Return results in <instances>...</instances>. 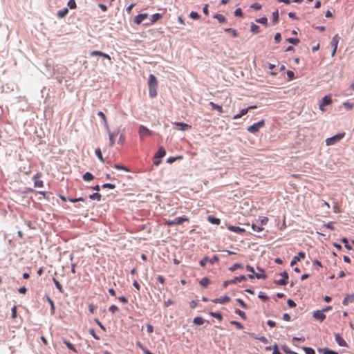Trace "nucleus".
Listing matches in <instances>:
<instances>
[{"instance_id": "nucleus-1", "label": "nucleus", "mask_w": 354, "mask_h": 354, "mask_svg": "<svg viewBox=\"0 0 354 354\" xmlns=\"http://www.w3.org/2000/svg\"><path fill=\"white\" fill-rule=\"evenodd\" d=\"M345 136V132H341L335 136L328 138L326 140V145L327 146L334 145L336 143L339 142L342 138Z\"/></svg>"}, {"instance_id": "nucleus-2", "label": "nucleus", "mask_w": 354, "mask_h": 354, "mask_svg": "<svg viewBox=\"0 0 354 354\" xmlns=\"http://www.w3.org/2000/svg\"><path fill=\"white\" fill-rule=\"evenodd\" d=\"M265 126V120H261L257 123H254L253 124L249 126L247 130L251 133H257L260 129L263 128Z\"/></svg>"}, {"instance_id": "nucleus-3", "label": "nucleus", "mask_w": 354, "mask_h": 354, "mask_svg": "<svg viewBox=\"0 0 354 354\" xmlns=\"http://www.w3.org/2000/svg\"><path fill=\"white\" fill-rule=\"evenodd\" d=\"M189 218L187 216H182L176 218L174 220H165V224L168 226H173L176 225H180L183 222L189 221Z\"/></svg>"}, {"instance_id": "nucleus-4", "label": "nucleus", "mask_w": 354, "mask_h": 354, "mask_svg": "<svg viewBox=\"0 0 354 354\" xmlns=\"http://www.w3.org/2000/svg\"><path fill=\"white\" fill-rule=\"evenodd\" d=\"M138 133L141 140H143L145 138L152 135L151 131L143 125H140L139 127Z\"/></svg>"}, {"instance_id": "nucleus-5", "label": "nucleus", "mask_w": 354, "mask_h": 354, "mask_svg": "<svg viewBox=\"0 0 354 354\" xmlns=\"http://www.w3.org/2000/svg\"><path fill=\"white\" fill-rule=\"evenodd\" d=\"M41 177V173H37L33 176L32 180H34V185L35 187H44L43 180L39 179Z\"/></svg>"}, {"instance_id": "nucleus-6", "label": "nucleus", "mask_w": 354, "mask_h": 354, "mask_svg": "<svg viewBox=\"0 0 354 354\" xmlns=\"http://www.w3.org/2000/svg\"><path fill=\"white\" fill-rule=\"evenodd\" d=\"M258 270H259V272H254V274H249L248 277L250 279H253L254 277H256L257 279H266L267 276L265 274L264 270L261 268H258Z\"/></svg>"}, {"instance_id": "nucleus-7", "label": "nucleus", "mask_w": 354, "mask_h": 354, "mask_svg": "<svg viewBox=\"0 0 354 354\" xmlns=\"http://www.w3.org/2000/svg\"><path fill=\"white\" fill-rule=\"evenodd\" d=\"M306 257V254L304 252H299L298 254L293 257L290 262V266H293L297 262H299L301 259H304Z\"/></svg>"}, {"instance_id": "nucleus-8", "label": "nucleus", "mask_w": 354, "mask_h": 354, "mask_svg": "<svg viewBox=\"0 0 354 354\" xmlns=\"http://www.w3.org/2000/svg\"><path fill=\"white\" fill-rule=\"evenodd\" d=\"M174 124L180 131H186L192 128L191 125L183 122H174Z\"/></svg>"}, {"instance_id": "nucleus-9", "label": "nucleus", "mask_w": 354, "mask_h": 354, "mask_svg": "<svg viewBox=\"0 0 354 354\" xmlns=\"http://www.w3.org/2000/svg\"><path fill=\"white\" fill-rule=\"evenodd\" d=\"M147 17H148V14H147V13L139 14L135 17L134 23L139 25Z\"/></svg>"}, {"instance_id": "nucleus-10", "label": "nucleus", "mask_w": 354, "mask_h": 354, "mask_svg": "<svg viewBox=\"0 0 354 354\" xmlns=\"http://www.w3.org/2000/svg\"><path fill=\"white\" fill-rule=\"evenodd\" d=\"M230 301V297L225 295V296H222L218 298L214 299L212 301L216 304L218 303V304H224L229 302Z\"/></svg>"}, {"instance_id": "nucleus-11", "label": "nucleus", "mask_w": 354, "mask_h": 354, "mask_svg": "<svg viewBox=\"0 0 354 354\" xmlns=\"http://www.w3.org/2000/svg\"><path fill=\"white\" fill-rule=\"evenodd\" d=\"M313 317L322 322L326 319V315L322 310H316L313 312Z\"/></svg>"}, {"instance_id": "nucleus-12", "label": "nucleus", "mask_w": 354, "mask_h": 354, "mask_svg": "<svg viewBox=\"0 0 354 354\" xmlns=\"http://www.w3.org/2000/svg\"><path fill=\"white\" fill-rule=\"evenodd\" d=\"M148 85L149 87H158V81L154 75H149Z\"/></svg>"}, {"instance_id": "nucleus-13", "label": "nucleus", "mask_w": 354, "mask_h": 354, "mask_svg": "<svg viewBox=\"0 0 354 354\" xmlns=\"http://www.w3.org/2000/svg\"><path fill=\"white\" fill-rule=\"evenodd\" d=\"M227 229L231 232L238 233L240 234H242L245 232V229L234 225H228Z\"/></svg>"}, {"instance_id": "nucleus-14", "label": "nucleus", "mask_w": 354, "mask_h": 354, "mask_svg": "<svg viewBox=\"0 0 354 354\" xmlns=\"http://www.w3.org/2000/svg\"><path fill=\"white\" fill-rule=\"evenodd\" d=\"M106 131H108L109 136V141H110L109 146L113 147L115 143V138L118 136V131L111 132L109 129V130H106Z\"/></svg>"}, {"instance_id": "nucleus-15", "label": "nucleus", "mask_w": 354, "mask_h": 354, "mask_svg": "<svg viewBox=\"0 0 354 354\" xmlns=\"http://www.w3.org/2000/svg\"><path fill=\"white\" fill-rule=\"evenodd\" d=\"M353 302H354V293L346 295L342 301V304L344 306H347Z\"/></svg>"}, {"instance_id": "nucleus-16", "label": "nucleus", "mask_w": 354, "mask_h": 354, "mask_svg": "<svg viewBox=\"0 0 354 354\" xmlns=\"http://www.w3.org/2000/svg\"><path fill=\"white\" fill-rule=\"evenodd\" d=\"M165 154H166L165 149L163 147H160L158 149V151H157V153H156L154 158H160L164 157L165 156Z\"/></svg>"}, {"instance_id": "nucleus-17", "label": "nucleus", "mask_w": 354, "mask_h": 354, "mask_svg": "<svg viewBox=\"0 0 354 354\" xmlns=\"http://www.w3.org/2000/svg\"><path fill=\"white\" fill-rule=\"evenodd\" d=\"M335 340L337 343L341 346H345L346 345V342L345 340L341 337L339 334H335Z\"/></svg>"}, {"instance_id": "nucleus-18", "label": "nucleus", "mask_w": 354, "mask_h": 354, "mask_svg": "<svg viewBox=\"0 0 354 354\" xmlns=\"http://www.w3.org/2000/svg\"><path fill=\"white\" fill-rule=\"evenodd\" d=\"M209 105L212 106V109L216 110L218 113H223V109L221 106L216 104L213 102H210Z\"/></svg>"}, {"instance_id": "nucleus-19", "label": "nucleus", "mask_w": 354, "mask_h": 354, "mask_svg": "<svg viewBox=\"0 0 354 354\" xmlns=\"http://www.w3.org/2000/svg\"><path fill=\"white\" fill-rule=\"evenodd\" d=\"M246 280V277L245 275H241L239 277H234L233 279H231V283H240L241 281H245Z\"/></svg>"}, {"instance_id": "nucleus-20", "label": "nucleus", "mask_w": 354, "mask_h": 354, "mask_svg": "<svg viewBox=\"0 0 354 354\" xmlns=\"http://www.w3.org/2000/svg\"><path fill=\"white\" fill-rule=\"evenodd\" d=\"M207 220L209 223L215 225H219L221 223V220L218 218H216L212 215L208 216Z\"/></svg>"}, {"instance_id": "nucleus-21", "label": "nucleus", "mask_w": 354, "mask_h": 354, "mask_svg": "<svg viewBox=\"0 0 354 354\" xmlns=\"http://www.w3.org/2000/svg\"><path fill=\"white\" fill-rule=\"evenodd\" d=\"M97 115L103 120V122H104V126H105L106 130H109V124H108L107 119H106L104 113L102 111H99L97 113Z\"/></svg>"}, {"instance_id": "nucleus-22", "label": "nucleus", "mask_w": 354, "mask_h": 354, "mask_svg": "<svg viewBox=\"0 0 354 354\" xmlns=\"http://www.w3.org/2000/svg\"><path fill=\"white\" fill-rule=\"evenodd\" d=\"M136 346L140 348L145 354H153L150 351H149L145 346H144L140 342H136Z\"/></svg>"}, {"instance_id": "nucleus-23", "label": "nucleus", "mask_w": 354, "mask_h": 354, "mask_svg": "<svg viewBox=\"0 0 354 354\" xmlns=\"http://www.w3.org/2000/svg\"><path fill=\"white\" fill-rule=\"evenodd\" d=\"M250 30L252 33L257 34L260 32V27L252 23L250 26Z\"/></svg>"}, {"instance_id": "nucleus-24", "label": "nucleus", "mask_w": 354, "mask_h": 354, "mask_svg": "<svg viewBox=\"0 0 354 354\" xmlns=\"http://www.w3.org/2000/svg\"><path fill=\"white\" fill-rule=\"evenodd\" d=\"M331 97L330 95H326L323 97L322 102L321 104H323L324 106H326L331 104Z\"/></svg>"}, {"instance_id": "nucleus-25", "label": "nucleus", "mask_w": 354, "mask_h": 354, "mask_svg": "<svg viewBox=\"0 0 354 354\" xmlns=\"http://www.w3.org/2000/svg\"><path fill=\"white\" fill-rule=\"evenodd\" d=\"M339 37L338 36V35H335L333 39H332V41H331V45L335 47V48H337V45H338V43H339Z\"/></svg>"}, {"instance_id": "nucleus-26", "label": "nucleus", "mask_w": 354, "mask_h": 354, "mask_svg": "<svg viewBox=\"0 0 354 354\" xmlns=\"http://www.w3.org/2000/svg\"><path fill=\"white\" fill-rule=\"evenodd\" d=\"M209 315L212 317L218 319L219 321H221L223 319V316H222V314L221 313H218V312H210Z\"/></svg>"}, {"instance_id": "nucleus-27", "label": "nucleus", "mask_w": 354, "mask_h": 354, "mask_svg": "<svg viewBox=\"0 0 354 354\" xmlns=\"http://www.w3.org/2000/svg\"><path fill=\"white\" fill-rule=\"evenodd\" d=\"M157 87H149V95L153 98L157 96Z\"/></svg>"}, {"instance_id": "nucleus-28", "label": "nucleus", "mask_w": 354, "mask_h": 354, "mask_svg": "<svg viewBox=\"0 0 354 354\" xmlns=\"http://www.w3.org/2000/svg\"><path fill=\"white\" fill-rule=\"evenodd\" d=\"M93 175L90 172H86L83 176V179L85 181H91L93 179Z\"/></svg>"}, {"instance_id": "nucleus-29", "label": "nucleus", "mask_w": 354, "mask_h": 354, "mask_svg": "<svg viewBox=\"0 0 354 354\" xmlns=\"http://www.w3.org/2000/svg\"><path fill=\"white\" fill-rule=\"evenodd\" d=\"M95 155L99 158V160L102 162H104V158L102 156V153L101 149L100 148L96 149L95 151Z\"/></svg>"}, {"instance_id": "nucleus-30", "label": "nucleus", "mask_w": 354, "mask_h": 354, "mask_svg": "<svg viewBox=\"0 0 354 354\" xmlns=\"http://www.w3.org/2000/svg\"><path fill=\"white\" fill-rule=\"evenodd\" d=\"M63 342L66 344V346H67V348L68 349L77 353V350L73 344H71V342H69L68 341H67L66 339H64Z\"/></svg>"}, {"instance_id": "nucleus-31", "label": "nucleus", "mask_w": 354, "mask_h": 354, "mask_svg": "<svg viewBox=\"0 0 354 354\" xmlns=\"http://www.w3.org/2000/svg\"><path fill=\"white\" fill-rule=\"evenodd\" d=\"M246 113H248V109H243L241 110L239 113H238L234 116V119H235V120L239 119V118H241L243 115H245Z\"/></svg>"}, {"instance_id": "nucleus-32", "label": "nucleus", "mask_w": 354, "mask_h": 354, "mask_svg": "<svg viewBox=\"0 0 354 354\" xmlns=\"http://www.w3.org/2000/svg\"><path fill=\"white\" fill-rule=\"evenodd\" d=\"M68 12V10L67 8H64L63 10H59L57 12V16L59 18L64 17Z\"/></svg>"}, {"instance_id": "nucleus-33", "label": "nucleus", "mask_w": 354, "mask_h": 354, "mask_svg": "<svg viewBox=\"0 0 354 354\" xmlns=\"http://www.w3.org/2000/svg\"><path fill=\"white\" fill-rule=\"evenodd\" d=\"M214 18H216L220 23H225L226 21L225 16L221 14H216L214 16Z\"/></svg>"}, {"instance_id": "nucleus-34", "label": "nucleus", "mask_w": 354, "mask_h": 354, "mask_svg": "<svg viewBox=\"0 0 354 354\" xmlns=\"http://www.w3.org/2000/svg\"><path fill=\"white\" fill-rule=\"evenodd\" d=\"M101 197H102L101 194L97 192L93 193V194L89 196V198L91 199L97 200L98 201L101 200Z\"/></svg>"}, {"instance_id": "nucleus-35", "label": "nucleus", "mask_w": 354, "mask_h": 354, "mask_svg": "<svg viewBox=\"0 0 354 354\" xmlns=\"http://www.w3.org/2000/svg\"><path fill=\"white\" fill-rule=\"evenodd\" d=\"M279 21V12L277 10L276 11L272 12V22L274 24H277Z\"/></svg>"}, {"instance_id": "nucleus-36", "label": "nucleus", "mask_w": 354, "mask_h": 354, "mask_svg": "<svg viewBox=\"0 0 354 354\" xmlns=\"http://www.w3.org/2000/svg\"><path fill=\"white\" fill-rule=\"evenodd\" d=\"M53 282H54L56 288L59 290V291L61 293H62L63 292V288H62V286L60 284V283L55 278H53Z\"/></svg>"}, {"instance_id": "nucleus-37", "label": "nucleus", "mask_w": 354, "mask_h": 354, "mask_svg": "<svg viewBox=\"0 0 354 354\" xmlns=\"http://www.w3.org/2000/svg\"><path fill=\"white\" fill-rule=\"evenodd\" d=\"M193 322L197 325H202L204 323V319L201 317H196L194 319Z\"/></svg>"}, {"instance_id": "nucleus-38", "label": "nucleus", "mask_w": 354, "mask_h": 354, "mask_svg": "<svg viewBox=\"0 0 354 354\" xmlns=\"http://www.w3.org/2000/svg\"><path fill=\"white\" fill-rule=\"evenodd\" d=\"M160 18H162V15L161 14H160V13L153 14L151 16V22L154 23L156 21L159 20Z\"/></svg>"}, {"instance_id": "nucleus-39", "label": "nucleus", "mask_w": 354, "mask_h": 354, "mask_svg": "<svg viewBox=\"0 0 354 354\" xmlns=\"http://www.w3.org/2000/svg\"><path fill=\"white\" fill-rule=\"evenodd\" d=\"M209 282H210V281H209V279L208 278H207V277H204V278H203V279L201 280V281H200V284H201V286H203V287H206V286H207L209 285Z\"/></svg>"}, {"instance_id": "nucleus-40", "label": "nucleus", "mask_w": 354, "mask_h": 354, "mask_svg": "<svg viewBox=\"0 0 354 354\" xmlns=\"http://www.w3.org/2000/svg\"><path fill=\"white\" fill-rule=\"evenodd\" d=\"M225 32H230L233 37H236L238 36V32L235 29L233 28H226L225 30Z\"/></svg>"}, {"instance_id": "nucleus-41", "label": "nucleus", "mask_w": 354, "mask_h": 354, "mask_svg": "<svg viewBox=\"0 0 354 354\" xmlns=\"http://www.w3.org/2000/svg\"><path fill=\"white\" fill-rule=\"evenodd\" d=\"M258 221L260 223L261 225H264L267 224L268 218L266 216H260L258 219Z\"/></svg>"}, {"instance_id": "nucleus-42", "label": "nucleus", "mask_w": 354, "mask_h": 354, "mask_svg": "<svg viewBox=\"0 0 354 354\" xmlns=\"http://www.w3.org/2000/svg\"><path fill=\"white\" fill-rule=\"evenodd\" d=\"M341 241L344 243V246L346 249L348 250H351L352 249V247L348 244V241L347 238H343L342 239Z\"/></svg>"}, {"instance_id": "nucleus-43", "label": "nucleus", "mask_w": 354, "mask_h": 354, "mask_svg": "<svg viewBox=\"0 0 354 354\" xmlns=\"http://www.w3.org/2000/svg\"><path fill=\"white\" fill-rule=\"evenodd\" d=\"M230 324L235 326L236 328L239 330H242L243 328V326L239 322L236 321H231Z\"/></svg>"}, {"instance_id": "nucleus-44", "label": "nucleus", "mask_w": 354, "mask_h": 354, "mask_svg": "<svg viewBox=\"0 0 354 354\" xmlns=\"http://www.w3.org/2000/svg\"><path fill=\"white\" fill-rule=\"evenodd\" d=\"M47 301L50 304L51 313L54 314V313H55V304H54L53 301L50 297H47Z\"/></svg>"}, {"instance_id": "nucleus-45", "label": "nucleus", "mask_w": 354, "mask_h": 354, "mask_svg": "<svg viewBox=\"0 0 354 354\" xmlns=\"http://www.w3.org/2000/svg\"><path fill=\"white\" fill-rule=\"evenodd\" d=\"M258 297L263 301H266L269 299L268 297L263 292H260L259 293Z\"/></svg>"}, {"instance_id": "nucleus-46", "label": "nucleus", "mask_w": 354, "mask_h": 354, "mask_svg": "<svg viewBox=\"0 0 354 354\" xmlns=\"http://www.w3.org/2000/svg\"><path fill=\"white\" fill-rule=\"evenodd\" d=\"M287 41L293 45H297L300 41L297 38H288Z\"/></svg>"}, {"instance_id": "nucleus-47", "label": "nucleus", "mask_w": 354, "mask_h": 354, "mask_svg": "<svg viewBox=\"0 0 354 354\" xmlns=\"http://www.w3.org/2000/svg\"><path fill=\"white\" fill-rule=\"evenodd\" d=\"M243 266L240 263H235L232 266H231L229 270L231 271V272H234L235 271L236 269L238 268H242Z\"/></svg>"}, {"instance_id": "nucleus-48", "label": "nucleus", "mask_w": 354, "mask_h": 354, "mask_svg": "<svg viewBox=\"0 0 354 354\" xmlns=\"http://www.w3.org/2000/svg\"><path fill=\"white\" fill-rule=\"evenodd\" d=\"M235 313L236 314L239 315L243 319H246V315L245 312L239 309H236Z\"/></svg>"}, {"instance_id": "nucleus-49", "label": "nucleus", "mask_w": 354, "mask_h": 354, "mask_svg": "<svg viewBox=\"0 0 354 354\" xmlns=\"http://www.w3.org/2000/svg\"><path fill=\"white\" fill-rule=\"evenodd\" d=\"M256 21L265 26H267L268 24V19L266 17H261L260 19H257Z\"/></svg>"}, {"instance_id": "nucleus-50", "label": "nucleus", "mask_w": 354, "mask_h": 354, "mask_svg": "<svg viewBox=\"0 0 354 354\" xmlns=\"http://www.w3.org/2000/svg\"><path fill=\"white\" fill-rule=\"evenodd\" d=\"M68 6L71 9H75L77 7L75 0H69Z\"/></svg>"}, {"instance_id": "nucleus-51", "label": "nucleus", "mask_w": 354, "mask_h": 354, "mask_svg": "<svg viewBox=\"0 0 354 354\" xmlns=\"http://www.w3.org/2000/svg\"><path fill=\"white\" fill-rule=\"evenodd\" d=\"M189 17L193 19H198L200 18V15L196 12L194 11L190 12Z\"/></svg>"}, {"instance_id": "nucleus-52", "label": "nucleus", "mask_w": 354, "mask_h": 354, "mask_svg": "<svg viewBox=\"0 0 354 354\" xmlns=\"http://www.w3.org/2000/svg\"><path fill=\"white\" fill-rule=\"evenodd\" d=\"M207 262H209V258L205 257L199 261V263L202 267H205Z\"/></svg>"}, {"instance_id": "nucleus-53", "label": "nucleus", "mask_w": 354, "mask_h": 354, "mask_svg": "<svg viewBox=\"0 0 354 354\" xmlns=\"http://www.w3.org/2000/svg\"><path fill=\"white\" fill-rule=\"evenodd\" d=\"M343 105L347 109V110H350V109H352L353 108V103H350V102H344L343 103Z\"/></svg>"}, {"instance_id": "nucleus-54", "label": "nucleus", "mask_w": 354, "mask_h": 354, "mask_svg": "<svg viewBox=\"0 0 354 354\" xmlns=\"http://www.w3.org/2000/svg\"><path fill=\"white\" fill-rule=\"evenodd\" d=\"M252 228L254 231L257 232H260L263 231V227L257 226L255 224L252 225Z\"/></svg>"}, {"instance_id": "nucleus-55", "label": "nucleus", "mask_w": 354, "mask_h": 354, "mask_svg": "<svg viewBox=\"0 0 354 354\" xmlns=\"http://www.w3.org/2000/svg\"><path fill=\"white\" fill-rule=\"evenodd\" d=\"M304 350L305 351L306 354H315V351L309 347H304Z\"/></svg>"}, {"instance_id": "nucleus-56", "label": "nucleus", "mask_w": 354, "mask_h": 354, "mask_svg": "<svg viewBox=\"0 0 354 354\" xmlns=\"http://www.w3.org/2000/svg\"><path fill=\"white\" fill-rule=\"evenodd\" d=\"M288 283L287 280L285 279H281L279 281H275V283L277 284V285H281V286H284V285H286Z\"/></svg>"}, {"instance_id": "nucleus-57", "label": "nucleus", "mask_w": 354, "mask_h": 354, "mask_svg": "<svg viewBox=\"0 0 354 354\" xmlns=\"http://www.w3.org/2000/svg\"><path fill=\"white\" fill-rule=\"evenodd\" d=\"M236 301L241 305V306L245 309L248 308V306L241 299H236Z\"/></svg>"}, {"instance_id": "nucleus-58", "label": "nucleus", "mask_w": 354, "mask_h": 354, "mask_svg": "<svg viewBox=\"0 0 354 354\" xmlns=\"http://www.w3.org/2000/svg\"><path fill=\"white\" fill-rule=\"evenodd\" d=\"M102 187L113 189L115 187V185L114 184H111V183H105L102 185Z\"/></svg>"}, {"instance_id": "nucleus-59", "label": "nucleus", "mask_w": 354, "mask_h": 354, "mask_svg": "<svg viewBox=\"0 0 354 354\" xmlns=\"http://www.w3.org/2000/svg\"><path fill=\"white\" fill-rule=\"evenodd\" d=\"M282 350L286 353H288V354H291V353L292 352L289 348L288 346L284 345V346H282L281 347Z\"/></svg>"}, {"instance_id": "nucleus-60", "label": "nucleus", "mask_w": 354, "mask_h": 354, "mask_svg": "<svg viewBox=\"0 0 354 354\" xmlns=\"http://www.w3.org/2000/svg\"><path fill=\"white\" fill-rule=\"evenodd\" d=\"M234 15L236 16H238V17H242L243 13L241 10V8H237L235 11H234Z\"/></svg>"}, {"instance_id": "nucleus-61", "label": "nucleus", "mask_w": 354, "mask_h": 354, "mask_svg": "<svg viewBox=\"0 0 354 354\" xmlns=\"http://www.w3.org/2000/svg\"><path fill=\"white\" fill-rule=\"evenodd\" d=\"M287 304L288 305L289 307L290 308H293V307H295L296 306V304L295 302L292 300V299H288L287 301Z\"/></svg>"}, {"instance_id": "nucleus-62", "label": "nucleus", "mask_w": 354, "mask_h": 354, "mask_svg": "<svg viewBox=\"0 0 354 354\" xmlns=\"http://www.w3.org/2000/svg\"><path fill=\"white\" fill-rule=\"evenodd\" d=\"M281 40V36L280 33H277L274 36V41L276 43H279Z\"/></svg>"}, {"instance_id": "nucleus-63", "label": "nucleus", "mask_w": 354, "mask_h": 354, "mask_svg": "<svg viewBox=\"0 0 354 354\" xmlns=\"http://www.w3.org/2000/svg\"><path fill=\"white\" fill-rule=\"evenodd\" d=\"M109 310L112 313H115L116 311L118 310V306H116L115 305H112L109 307Z\"/></svg>"}, {"instance_id": "nucleus-64", "label": "nucleus", "mask_w": 354, "mask_h": 354, "mask_svg": "<svg viewBox=\"0 0 354 354\" xmlns=\"http://www.w3.org/2000/svg\"><path fill=\"white\" fill-rule=\"evenodd\" d=\"M272 354H281L279 349H278V346L277 344H275L274 346H273V352H272Z\"/></svg>"}]
</instances>
